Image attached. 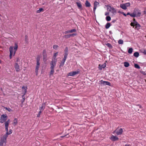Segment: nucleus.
<instances>
[{
    "label": "nucleus",
    "mask_w": 146,
    "mask_h": 146,
    "mask_svg": "<svg viewBox=\"0 0 146 146\" xmlns=\"http://www.w3.org/2000/svg\"><path fill=\"white\" fill-rule=\"evenodd\" d=\"M13 47L12 46H10L9 48V51L10 52L9 57L10 59L12 58L13 54V55L15 54L16 51L17 49L18 45L17 43H15V44L14 50H13Z\"/></svg>",
    "instance_id": "f257e3e1"
},
{
    "label": "nucleus",
    "mask_w": 146,
    "mask_h": 146,
    "mask_svg": "<svg viewBox=\"0 0 146 146\" xmlns=\"http://www.w3.org/2000/svg\"><path fill=\"white\" fill-rule=\"evenodd\" d=\"M10 122V120L8 119L7 121L5 123V130L6 131V133L5 135H7V137L8 135L12 133V131L11 129H10L9 131L8 132V126Z\"/></svg>",
    "instance_id": "f03ea898"
},
{
    "label": "nucleus",
    "mask_w": 146,
    "mask_h": 146,
    "mask_svg": "<svg viewBox=\"0 0 146 146\" xmlns=\"http://www.w3.org/2000/svg\"><path fill=\"white\" fill-rule=\"evenodd\" d=\"M56 60L55 59V60L54 61L52 60L50 62V64L51 65V70L50 72V75H52L54 73V68L56 65Z\"/></svg>",
    "instance_id": "7ed1b4c3"
},
{
    "label": "nucleus",
    "mask_w": 146,
    "mask_h": 146,
    "mask_svg": "<svg viewBox=\"0 0 146 146\" xmlns=\"http://www.w3.org/2000/svg\"><path fill=\"white\" fill-rule=\"evenodd\" d=\"M7 135H5L1 138L0 145L3 146L4 143H6V139L7 137Z\"/></svg>",
    "instance_id": "20e7f679"
},
{
    "label": "nucleus",
    "mask_w": 146,
    "mask_h": 146,
    "mask_svg": "<svg viewBox=\"0 0 146 146\" xmlns=\"http://www.w3.org/2000/svg\"><path fill=\"white\" fill-rule=\"evenodd\" d=\"M130 5V4L129 2L125 4H121L120 5V7L123 9L126 10L127 9V7H129Z\"/></svg>",
    "instance_id": "39448f33"
},
{
    "label": "nucleus",
    "mask_w": 146,
    "mask_h": 146,
    "mask_svg": "<svg viewBox=\"0 0 146 146\" xmlns=\"http://www.w3.org/2000/svg\"><path fill=\"white\" fill-rule=\"evenodd\" d=\"M44 104H43L42 106L41 107H40L39 109L40 111L39 112L38 114L37 115V117H40V115L44 109Z\"/></svg>",
    "instance_id": "423d86ee"
},
{
    "label": "nucleus",
    "mask_w": 146,
    "mask_h": 146,
    "mask_svg": "<svg viewBox=\"0 0 146 146\" xmlns=\"http://www.w3.org/2000/svg\"><path fill=\"white\" fill-rule=\"evenodd\" d=\"M108 9H109V11L111 12L114 15L116 13V10L115 8L113 7H112L110 6H108Z\"/></svg>",
    "instance_id": "0eeeda50"
},
{
    "label": "nucleus",
    "mask_w": 146,
    "mask_h": 146,
    "mask_svg": "<svg viewBox=\"0 0 146 146\" xmlns=\"http://www.w3.org/2000/svg\"><path fill=\"white\" fill-rule=\"evenodd\" d=\"M7 116L4 115H2L0 119V122L3 123L7 120Z\"/></svg>",
    "instance_id": "6e6552de"
},
{
    "label": "nucleus",
    "mask_w": 146,
    "mask_h": 146,
    "mask_svg": "<svg viewBox=\"0 0 146 146\" xmlns=\"http://www.w3.org/2000/svg\"><path fill=\"white\" fill-rule=\"evenodd\" d=\"M100 84L101 85H110V83L108 82L104 81L103 80H101L100 81Z\"/></svg>",
    "instance_id": "1a4fd4ad"
},
{
    "label": "nucleus",
    "mask_w": 146,
    "mask_h": 146,
    "mask_svg": "<svg viewBox=\"0 0 146 146\" xmlns=\"http://www.w3.org/2000/svg\"><path fill=\"white\" fill-rule=\"evenodd\" d=\"M79 73V72L78 71H73L69 73L68 74V76H74L75 75L78 74Z\"/></svg>",
    "instance_id": "9d476101"
},
{
    "label": "nucleus",
    "mask_w": 146,
    "mask_h": 146,
    "mask_svg": "<svg viewBox=\"0 0 146 146\" xmlns=\"http://www.w3.org/2000/svg\"><path fill=\"white\" fill-rule=\"evenodd\" d=\"M15 68L17 72H19L20 71L19 66L17 63H15Z\"/></svg>",
    "instance_id": "9b49d317"
},
{
    "label": "nucleus",
    "mask_w": 146,
    "mask_h": 146,
    "mask_svg": "<svg viewBox=\"0 0 146 146\" xmlns=\"http://www.w3.org/2000/svg\"><path fill=\"white\" fill-rule=\"evenodd\" d=\"M110 138L112 141H115L118 140V138L117 137L113 135H112Z\"/></svg>",
    "instance_id": "f8f14e48"
},
{
    "label": "nucleus",
    "mask_w": 146,
    "mask_h": 146,
    "mask_svg": "<svg viewBox=\"0 0 146 146\" xmlns=\"http://www.w3.org/2000/svg\"><path fill=\"white\" fill-rule=\"evenodd\" d=\"M123 132V131L122 129L121 128L120 129L117 130L116 131V133L117 135H120Z\"/></svg>",
    "instance_id": "ddd939ff"
},
{
    "label": "nucleus",
    "mask_w": 146,
    "mask_h": 146,
    "mask_svg": "<svg viewBox=\"0 0 146 146\" xmlns=\"http://www.w3.org/2000/svg\"><path fill=\"white\" fill-rule=\"evenodd\" d=\"M99 3L95 1L94 3V11L95 12L98 5H99Z\"/></svg>",
    "instance_id": "4468645a"
},
{
    "label": "nucleus",
    "mask_w": 146,
    "mask_h": 146,
    "mask_svg": "<svg viewBox=\"0 0 146 146\" xmlns=\"http://www.w3.org/2000/svg\"><path fill=\"white\" fill-rule=\"evenodd\" d=\"M68 48L67 47H66L65 48V49L64 50V57H66L67 58V56L68 55Z\"/></svg>",
    "instance_id": "2eb2a0df"
},
{
    "label": "nucleus",
    "mask_w": 146,
    "mask_h": 146,
    "mask_svg": "<svg viewBox=\"0 0 146 146\" xmlns=\"http://www.w3.org/2000/svg\"><path fill=\"white\" fill-rule=\"evenodd\" d=\"M67 58V57H64V58L62 61L61 64H60V66H63V65L64 64V62L66 61V60Z\"/></svg>",
    "instance_id": "dca6fc26"
},
{
    "label": "nucleus",
    "mask_w": 146,
    "mask_h": 146,
    "mask_svg": "<svg viewBox=\"0 0 146 146\" xmlns=\"http://www.w3.org/2000/svg\"><path fill=\"white\" fill-rule=\"evenodd\" d=\"M43 56L44 59L46 58L47 56L46 51L45 50H44L43 51Z\"/></svg>",
    "instance_id": "f3484780"
},
{
    "label": "nucleus",
    "mask_w": 146,
    "mask_h": 146,
    "mask_svg": "<svg viewBox=\"0 0 146 146\" xmlns=\"http://www.w3.org/2000/svg\"><path fill=\"white\" fill-rule=\"evenodd\" d=\"M136 17H140L141 14V13L140 11L137 10H136Z\"/></svg>",
    "instance_id": "a211bd4d"
},
{
    "label": "nucleus",
    "mask_w": 146,
    "mask_h": 146,
    "mask_svg": "<svg viewBox=\"0 0 146 146\" xmlns=\"http://www.w3.org/2000/svg\"><path fill=\"white\" fill-rule=\"evenodd\" d=\"M130 16L131 17H136V11H135V10L134 11L133 13L131 14Z\"/></svg>",
    "instance_id": "6ab92c4d"
},
{
    "label": "nucleus",
    "mask_w": 146,
    "mask_h": 146,
    "mask_svg": "<svg viewBox=\"0 0 146 146\" xmlns=\"http://www.w3.org/2000/svg\"><path fill=\"white\" fill-rule=\"evenodd\" d=\"M76 4L77 5V6L80 9H82V5L80 3H79V2H77Z\"/></svg>",
    "instance_id": "aec40b11"
},
{
    "label": "nucleus",
    "mask_w": 146,
    "mask_h": 146,
    "mask_svg": "<svg viewBox=\"0 0 146 146\" xmlns=\"http://www.w3.org/2000/svg\"><path fill=\"white\" fill-rule=\"evenodd\" d=\"M22 89L23 90L24 92V95L27 92V88L26 87L23 86L22 87Z\"/></svg>",
    "instance_id": "412c9836"
},
{
    "label": "nucleus",
    "mask_w": 146,
    "mask_h": 146,
    "mask_svg": "<svg viewBox=\"0 0 146 146\" xmlns=\"http://www.w3.org/2000/svg\"><path fill=\"white\" fill-rule=\"evenodd\" d=\"M85 5L86 7H90L91 6L90 3L88 1H86Z\"/></svg>",
    "instance_id": "4be33fe9"
},
{
    "label": "nucleus",
    "mask_w": 146,
    "mask_h": 146,
    "mask_svg": "<svg viewBox=\"0 0 146 146\" xmlns=\"http://www.w3.org/2000/svg\"><path fill=\"white\" fill-rule=\"evenodd\" d=\"M37 62H36V65L37 66H39L40 65V63L39 62L40 60V58L39 57H38L36 59Z\"/></svg>",
    "instance_id": "5701e85b"
},
{
    "label": "nucleus",
    "mask_w": 146,
    "mask_h": 146,
    "mask_svg": "<svg viewBox=\"0 0 146 146\" xmlns=\"http://www.w3.org/2000/svg\"><path fill=\"white\" fill-rule=\"evenodd\" d=\"M17 123L18 122L17 119L15 118L13 121V124L15 126L17 124Z\"/></svg>",
    "instance_id": "b1692460"
},
{
    "label": "nucleus",
    "mask_w": 146,
    "mask_h": 146,
    "mask_svg": "<svg viewBox=\"0 0 146 146\" xmlns=\"http://www.w3.org/2000/svg\"><path fill=\"white\" fill-rule=\"evenodd\" d=\"M39 66H36V69H35V70H36L35 72H36V75H37V74H38V68H39Z\"/></svg>",
    "instance_id": "393cba45"
},
{
    "label": "nucleus",
    "mask_w": 146,
    "mask_h": 146,
    "mask_svg": "<svg viewBox=\"0 0 146 146\" xmlns=\"http://www.w3.org/2000/svg\"><path fill=\"white\" fill-rule=\"evenodd\" d=\"M139 55V53L137 52H135L133 54L134 56L136 57H138Z\"/></svg>",
    "instance_id": "a878e982"
},
{
    "label": "nucleus",
    "mask_w": 146,
    "mask_h": 146,
    "mask_svg": "<svg viewBox=\"0 0 146 146\" xmlns=\"http://www.w3.org/2000/svg\"><path fill=\"white\" fill-rule=\"evenodd\" d=\"M110 26V23H108L106 25L105 27L106 29H108L109 28Z\"/></svg>",
    "instance_id": "bb28decb"
},
{
    "label": "nucleus",
    "mask_w": 146,
    "mask_h": 146,
    "mask_svg": "<svg viewBox=\"0 0 146 146\" xmlns=\"http://www.w3.org/2000/svg\"><path fill=\"white\" fill-rule=\"evenodd\" d=\"M129 65V63L127 62H125L124 63V66L126 67H128Z\"/></svg>",
    "instance_id": "cd10ccee"
},
{
    "label": "nucleus",
    "mask_w": 146,
    "mask_h": 146,
    "mask_svg": "<svg viewBox=\"0 0 146 146\" xmlns=\"http://www.w3.org/2000/svg\"><path fill=\"white\" fill-rule=\"evenodd\" d=\"M133 48H130L128 50V52L129 54H131L133 52Z\"/></svg>",
    "instance_id": "c85d7f7f"
},
{
    "label": "nucleus",
    "mask_w": 146,
    "mask_h": 146,
    "mask_svg": "<svg viewBox=\"0 0 146 146\" xmlns=\"http://www.w3.org/2000/svg\"><path fill=\"white\" fill-rule=\"evenodd\" d=\"M44 10L42 8H40L38 10H37L36 11V12L37 13H39L43 11Z\"/></svg>",
    "instance_id": "c756f323"
},
{
    "label": "nucleus",
    "mask_w": 146,
    "mask_h": 146,
    "mask_svg": "<svg viewBox=\"0 0 146 146\" xmlns=\"http://www.w3.org/2000/svg\"><path fill=\"white\" fill-rule=\"evenodd\" d=\"M58 52H56V53H55L54 54V55L53 56V57L54 58V60H52L54 61L55 60V59L56 60V56L58 55Z\"/></svg>",
    "instance_id": "7c9ffc66"
},
{
    "label": "nucleus",
    "mask_w": 146,
    "mask_h": 146,
    "mask_svg": "<svg viewBox=\"0 0 146 146\" xmlns=\"http://www.w3.org/2000/svg\"><path fill=\"white\" fill-rule=\"evenodd\" d=\"M118 43L119 44H123V41L121 39H120L118 40Z\"/></svg>",
    "instance_id": "2f4dec72"
},
{
    "label": "nucleus",
    "mask_w": 146,
    "mask_h": 146,
    "mask_svg": "<svg viewBox=\"0 0 146 146\" xmlns=\"http://www.w3.org/2000/svg\"><path fill=\"white\" fill-rule=\"evenodd\" d=\"M71 36V35H65L64 37L65 38H70Z\"/></svg>",
    "instance_id": "473e14b6"
},
{
    "label": "nucleus",
    "mask_w": 146,
    "mask_h": 146,
    "mask_svg": "<svg viewBox=\"0 0 146 146\" xmlns=\"http://www.w3.org/2000/svg\"><path fill=\"white\" fill-rule=\"evenodd\" d=\"M106 19L107 21H110L111 20V18L110 16H108L106 17Z\"/></svg>",
    "instance_id": "72a5a7b5"
},
{
    "label": "nucleus",
    "mask_w": 146,
    "mask_h": 146,
    "mask_svg": "<svg viewBox=\"0 0 146 146\" xmlns=\"http://www.w3.org/2000/svg\"><path fill=\"white\" fill-rule=\"evenodd\" d=\"M134 66H135V68H138V69H140V67L137 64H135Z\"/></svg>",
    "instance_id": "f704fd0d"
},
{
    "label": "nucleus",
    "mask_w": 146,
    "mask_h": 146,
    "mask_svg": "<svg viewBox=\"0 0 146 146\" xmlns=\"http://www.w3.org/2000/svg\"><path fill=\"white\" fill-rule=\"evenodd\" d=\"M76 31V30L75 29H73L70 30V33H72L73 32H75Z\"/></svg>",
    "instance_id": "c9c22d12"
},
{
    "label": "nucleus",
    "mask_w": 146,
    "mask_h": 146,
    "mask_svg": "<svg viewBox=\"0 0 146 146\" xmlns=\"http://www.w3.org/2000/svg\"><path fill=\"white\" fill-rule=\"evenodd\" d=\"M58 47V46L57 45H54L53 46V48L56 50L57 49Z\"/></svg>",
    "instance_id": "e433bc0d"
},
{
    "label": "nucleus",
    "mask_w": 146,
    "mask_h": 146,
    "mask_svg": "<svg viewBox=\"0 0 146 146\" xmlns=\"http://www.w3.org/2000/svg\"><path fill=\"white\" fill-rule=\"evenodd\" d=\"M106 45L109 48H111L112 47L110 43H108L107 44H106Z\"/></svg>",
    "instance_id": "4c0bfd02"
},
{
    "label": "nucleus",
    "mask_w": 146,
    "mask_h": 146,
    "mask_svg": "<svg viewBox=\"0 0 146 146\" xmlns=\"http://www.w3.org/2000/svg\"><path fill=\"white\" fill-rule=\"evenodd\" d=\"M70 33V30L65 31V32H64V33H63V34H67Z\"/></svg>",
    "instance_id": "58836bf2"
},
{
    "label": "nucleus",
    "mask_w": 146,
    "mask_h": 146,
    "mask_svg": "<svg viewBox=\"0 0 146 146\" xmlns=\"http://www.w3.org/2000/svg\"><path fill=\"white\" fill-rule=\"evenodd\" d=\"M5 109L9 111H10L11 110V109L9 108H6Z\"/></svg>",
    "instance_id": "ea45409f"
},
{
    "label": "nucleus",
    "mask_w": 146,
    "mask_h": 146,
    "mask_svg": "<svg viewBox=\"0 0 146 146\" xmlns=\"http://www.w3.org/2000/svg\"><path fill=\"white\" fill-rule=\"evenodd\" d=\"M135 23H131L130 25L131 26H133V27H134V26H135Z\"/></svg>",
    "instance_id": "a19ab883"
},
{
    "label": "nucleus",
    "mask_w": 146,
    "mask_h": 146,
    "mask_svg": "<svg viewBox=\"0 0 146 146\" xmlns=\"http://www.w3.org/2000/svg\"><path fill=\"white\" fill-rule=\"evenodd\" d=\"M102 68H104L106 67V64H104L102 66Z\"/></svg>",
    "instance_id": "79ce46f5"
},
{
    "label": "nucleus",
    "mask_w": 146,
    "mask_h": 146,
    "mask_svg": "<svg viewBox=\"0 0 146 146\" xmlns=\"http://www.w3.org/2000/svg\"><path fill=\"white\" fill-rule=\"evenodd\" d=\"M135 25H136L137 26V27H140L139 25L136 22L135 24Z\"/></svg>",
    "instance_id": "37998d69"
},
{
    "label": "nucleus",
    "mask_w": 146,
    "mask_h": 146,
    "mask_svg": "<svg viewBox=\"0 0 146 146\" xmlns=\"http://www.w3.org/2000/svg\"><path fill=\"white\" fill-rule=\"evenodd\" d=\"M135 25H136L137 26V27H140L139 25L136 22L135 24Z\"/></svg>",
    "instance_id": "c03bdc74"
},
{
    "label": "nucleus",
    "mask_w": 146,
    "mask_h": 146,
    "mask_svg": "<svg viewBox=\"0 0 146 146\" xmlns=\"http://www.w3.org/2000/svg\"><path fill=\"white\" fill-rule=\"evenodd\" d=\"M121 13L122 14L125 16V17L126 16L127 14H126L123 12H122Z\"/></svg>",
    "instance_id": "a18cd8bd"
},
{
    "label": "nucleus",
    "mask_w": 146,
    "mask_h": 146,
    "mask_svg": "<svg viewBox=\"0 0 146 146\" xmlns=\"http://www.w3.org/2000/svg\"><path fill=\"white\" fill-rule=\"evenodd\" d=\"M70 35H71V36H73L76 35V34L73 33V34H70Z\"/></svg>",
    "instance_id": "49530a36"
},
{
    "label": "nucleus",
    "mask_w": 146,
    "mask_h": 146,
    "mask_svg": "<svg viewBox=\"0 0 146 146\" xmlns=\"http://www.w3.org/2000/svg\"><path fill=\"white\" fill-rule=\"evenodd\" d=\"M109 12H106L105 13V15H109Z\"/></svg>",
    "instance_id": "de8ad7c7"
},
{
    "label": "nucleus",
    "mask_w": 146,
    "mask_h": 146,
    "mask_svg": "<svg viewBox=\"0 0 146 146\" xmlns=\"http://www.w3.org/2000/svg\"><path fill=\"white\" fill-rule=\"evenodd\" d=\"M19 58H17L16 60V62H18V61H19Z\"/></svg>",
    "instance_id": "09e8293b"
},
{
    "label": "nucleus",
    "mask_w": 146,
    "mask_h": 146,
    "mask_svg": "<svg viewBox=\"0 0 146 146\" xmlns=\"http://www.w3.org/2000/svg\"><path fill=\"white\" fill-rule=\"evenodd\" d=\"M24 95L22 96V98H23V99L24 100H25V98H24Z\"/></svg>",
    "instance_id": "8fccbe9b"
},
{
    "label": "nucleus",
    "mask_w": 146,
    "mask_h": 146,
    "mask_svg": "<svg viewBox=\"0 0 146 146\" xmlns=\"http://www.w3.org/2000/svg\"><path fill=\"white\" fill-rule=\"evenodd\" d=\"M130 14H131L129 13L128 12L127 13V15H130Z\"/></svg>",
    "instance_id": "3c124183"
},
{
    "label": "nucleus",
    "mask_w": 146,
    "mask_h": 146,
    "mask_svg": "<svg viewBox=\"0 0 146 146\" xmlns=\"http://www.w3.org/2000/svg\"><path fill=\"white\" fill-rule=\"evenodd\" d=\"M133 21H134V23H136V21H135V19H133Z\"/></svg>",
    "instance_id": "603ef678"
},
{
    "label": "nucleus",
    "mask_w": 146,
    "mask_h": 146,
    "mask_svg": "<svg viewBox=\"0 0 146 146\" xmlns=\"http://www.w3.org/2000/svg\"><path fill=\"white\" fill-rule=\"evenodd\" d=\"M125 146H129V145L128 144H126L125 145Z\"/></svg>",
    "instance_id": "864d4df0"
},
{
    "label": "nucleus",
    "mask_w": 146,
    "mask_h": 146,
    "mask_svg": "<svg viewBox=\"0 0 146 146\" xmlns=\"http://www.w3.org/2000/svg\"><path fill=\"white\" fill-rule=\"evenodd\" d=\"M144 14H146V11H144Z\"/></svg>",
    "instance_id": "5fc2aeb1"
},
{
    "label": "nucleus",
    "mask_w": 146,
    "mask_h": 146,
    "mask_svg": "<svg viewBox=\"0 0 146 146\" xmlns=\"http://www.w3.org/2000/svg\"><path fill=\"white\" fill-rule=\"evenodd\" d=\"M67 136V135H65V136H61V137H65V136Z\"/></svg>",
    "instance_id": "6e6d98bb"
},
{
    "label": "nucleus",
    "mask_w": 146,
    "mask_h": 146,
    "mask_svg": "<svg viewBox=\"0 0 146 146\" xmlns=\"http://www.w3.org/2000/svg\"><path fill=\"white\" fill-rule=\"evenodd\" d=\"M139 107V108H141V106H137V107Z\"/></svg>",
    "instance_id": "4d7b16f0"
},
{
    "label": "nucleus",
    "mask_w": 146,
    "mask_h": 146,
    "mask_svg": "<svg viewBox=\"0 0 146 146\" xmlns=\"http://www.w3.org/2000/svg\"><path fill=\"white\" fill-rule=\"evenodd\" d=\"M1 63V60H0V63Z\"/></svg>",
    "instance_id": "13d9d810"
},
{
    "label": "nucleus",
    "mask_w": 146,
    "mask_h": 146,
    "mask_svg": "<svg viewBox=\"0 0 146 146\" xmlns=\"http://www.w3.org/2000/svg\"><path fill=\"white\" fill-rule=\"evenodd\" d=\"M139 110H138L137 111H138Z\"/></svg>",
    "instance_id": "bf43d9fd"
}]
</instances>
